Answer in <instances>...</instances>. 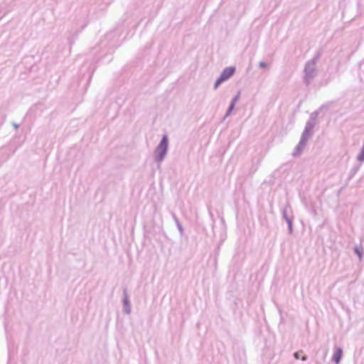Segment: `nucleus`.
Returning <instances> with one entry per match:
<instances>
[{"mask_svg":"<svg viewBox=\"0 0 364 364\" xmlns=\"http://www.w3.org/2000/svg\"><path fill=\"white\" fill-rule=\"evenodd\" d=\"M235 70V69L234 67L226 68L223 71L221 75L216 81L215 87H217L222 82L228 80L229 77H230L232 75H233Z\"/></svg>","mask_w":364,"mask_h":364,"instance_id":"f257e3e1","label":"nucleus"},{"mask_svg":"<svg viewBox=\"0 0 364 364\" xmlns=\"http://www.w3.org/2000/svg\"><path fill=\"white\" fill-rule=\"evenodd\" d=\"M168 146V141L166 136H164L162 140L156 149V153L158 154L159 159H162L164 156L165 155Z\"/></svg>","mask_w":364,"mask_h":364,"instance_id":"f03ea898","label":"nucleus"},{"mask_svg":"<svg viewBox=\"0 0 364 364\" xmlns=\"http://www.w3.org/2000/svg\"><path fill=\"white\" fill-rule=\"evenodd\" d=\"M342 354V350L341 348H338L333 356V360L336 363H338L340 362Z\"/></svg>","mask_w":364,"mask_h":364,"instance_id":"7ed1b4c3","label":"nucleus"},{"mask_svg":"<svg viewBox=\"0 0 364 364\" xmlns=\"http://www.w3.org/2000/svg\"><path fill=\"white\" fill-rule=\"evenodd\" d=\"M359 159L360 161H363L364 160V146H363V148L362 149V152H361V154H360V155L359 156Z\"/></svg>","mask_w":364,"mask_h":364,"instance_id":"20e7f679","label":"nucleus"},{"mask_svg":"<svg viewBox=\"0 0 364 364\" xmlns=\"http://www.w3.org/2000/svg\"><path fill=\"white\" fill-rule=\"evenodd\" d=\"M294 356H295V358H296V359L299 358V357H300L299 353H294Z\"/></svg>","mask_w":364,"mask_h":364,"instance_id":"39448f33","label":"nucleus"},{"mask_svg":"<svg viewBox=\"0 0 364 364\" xmlns=\"http://www.w3.org/2000/svg\"><path fill=\"white\" fill-rule=\"evenodd\" d=\"M259 65L262 68L265 67V64L264 63H260Z\"/></svg>","mask_w":364,"mask_h":364,"instance_id":"423d86ee","label":"nucleus"},{"mask_svg":"<svg viewBox=\"0 0 364 364\" xmlns=\"http://www.w3.org/2000/svg\"><path fill=\"white\" fill-rule=\"evenodd\" d=\"M233 106H234V102L232 103L231 106H230V109H232L233 108Z\"/></svg>","mask_w":364,"mask_h":364,"instance_id":"0eeeda50","label":"nucleus"}]
</instances>
